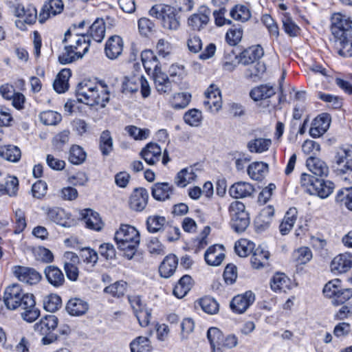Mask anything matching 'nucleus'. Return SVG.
Masks as SVG:
<instances>
[{"label": "nucleus", "mask_w": 352, "mask_h": 352, "mask_svg": "<svg viewBox=\"0 0 352 352\" xmlns=\"http://www.w3.org/2000/svg\"><path fill=\"white\" fill-rule=\"evenodd\" d=\"M141 59L144 69L146 71L154 69L155 73L160 71L157 56L151 50H145L141 54Z\"/></svg>", "instance_id": "34"}, {"label": "nucleus", "mask_w": 352, "mask_h": 352, "mask_svg": "<svg viewBox=\"0 0 352 352\" xmlns=\"http://www.w3.org/2000/svg\"><path fill=\"white\" fill-rule=\"evenodd\" d=\"M306 166L316 176L326 177L329 173V168L326 163L320 159L310 156L306 161Z\"/></svg>", "instance_id": "20"}, {"label": "nucleus", "mask_w": 352, "mask_h": 352, "mask_svg": "<svg viewBox=\"0 0 352 352\" xmlns=\"http://www.w3.org/2000/svg\"><path fill=\"white\" fill-rule=\"evenodd\" d=\"M76 96L79 102L90 106L98 105L102 108L109 101L107 87L90 80H85L78 84Z\"/></svg>", "instance_id": "2"}, {"label": "nucleus", "mask_w": 352, "mask_h": 352, "mask_svg": "<svg viewBox=\"0 0 352 352\" xmlns=\"http://www.w3.org/2000/svg\"><path fill=\"white\" fill-rule=\"evenodd\" d=\"M250 224L248 213H242L239 216L231 217V225L234 230L238 233L244 232Z\"/></svg>", "instance_id": "40"}, {"label": "nucleus", "mask_w": 352, "mask_h": 352, "mask_svg": "<svg viewBox=\"0 0 352 352\" xmlns=\"http://www.w3.org/2000/svg\"><path fill=\"white\" fill-rule=\"evenodd\" d=\"M87 302L80 298H74L68 301L66 309L71 316H78L85 314L88 310Z\"/></svg>", "instance_id": "28"}, {"label": "nucleus", "mask_w": 352, "mask_h": 352, "mask_svg": "<svg viewBox=\"0 0 352 352\" xmlns=\"http://www.w3.org/2000/svg\"><path fill=\"white\" fill-rule=\"evenodd\" d=\"M292 257L297 265H305L311 260L313 254L309 248L302 246L293 252Z\"/></svg>", "instance_id": "36"}, {"label": "nucleus", "mask_w": 352, "mask_h": 352, "mask_svg": "<svg viewBox=\"0 0 352 352\" xmlns=\"http://www.w3.org/2000/svg\"><path fill=\"white\" fill-rule=\"evenodd\" d=\"M0 157L10 162H17L21 159V152L16 146L5 145L0 147Z\"/></svg>", "instance_id": "31"}, {"label": "nucleus", "mask_w": 352, "mask_h": 352, "mask_svg": "<svg viewBox=\"0 0 352 352\" xmlns=\"http://www.w3.org/2000/svg\"><path fill=\"white\" fill-rule=\"evenodd\" d=\"M40 120L45 125H56L61 120V115L54 111H43L40 114Z\"/></svg>", "instance_id": "59"}, {"label": "nucleus", "mask_w": 352, "mask_h": 352, "mask_svg": "<svg viewBox=\"0 0 352 352\" xmlns=\"http://www.w3.org/2000/svg\"><path fill=\"white\" fill-rule=\"evenodd\" d=\"M154 83L157 91L161 94H169L172 91V82L168 76L161 71L154 74Z\"/></svg>", "instance_id": "26"}, {"label": "nucleus", "mask_w": 352, "mask_h": 352, "mask_svg": "<svg viewBox=\"0 0 352 352\" xmlns=\"http://www.w3.org/2000/svg\"><path fill=\"white\" fill-rule=\"evenodd\" d=\"M172 51V46L170 43L164 38L160 39L156 45V52L160 57L166 58L170 54Z\"/></svg>", "instance_id": "64"}, {"label": "nucleus", "mask_w": 352, "mask_h": 352, "mask_svg": "<svg viewBox=\"0 0 352 352\" xmlns=\"http://www.w3.org/2000/svg\"><path fill=\"white\" fill-rule=\"evenodd\" d=\"M63 8L62 0H49L45 3L38 14L39 22L43 23L51 16L60 14L63 10Z\"/></svg>", "instance_id": "11"}, {"label": "nucleus", "mask_w": 352, "mask_h": 352, "mask_svg": "<svg viewBox=\"0 0 352 352\" xmlns=\"http://www.w3.org/2000/svg\"><path fill=\"white\" fill-rule=\"evenodd\" d=\"M3 301L8 309L15 310L21 308L23 310L21 314L22 318L28 322H34L40 315L39 309L35 306L34 296L25 293L21 286L17 283L6 287Z\"/></svg>", "instance_id": "1"}, {"label": "nucleus", "mask_w": 352, "mask_h": 352, "mask_svg": "<svg viewBox=\"0 0 352 352\" xmlns=\"http://www.w3.org/2000/svg\"><path fill=\"white\" fill-rule=\"evenodd\" d=\"M230 16L241 22L248 21L251 17L250 9L243 5H236L230 12Z\"/></svg>", "instance_id": "46"}, {"label": "nucleus", "mask_w": 352, "mask_h": 352, "mask_svg": "<svg viewBox=\"0 0 352 352\" xmlns=\"http://www.w3.org/2000/svg\"><path fill=\"white\" fill-rule=\"evenodd\" d=\"M202 310L208 314H215L219 311V304L216 300L210 297L202 298L199 301Z\"/></svg>", "instance_id": "55"}, {"label": "nucleus", "mask_w": 352, "mask_h": 352, "mask_svg": "<svg viewBox=\"0 0 352 352\" xmlns=\"http://www.w3.org/2000/svg\"><path fill=\"white\" fill-rule=\"evenodd\" d=\"M340 283L339 279H334L327 283L323 288L324 294L328 298L334 299L340 288Z\"/></svg>", "instance_id": "63"}, {"label": "nucleus", "mask_w": 352, "mask_h": 352, "mask_svg": "<svg viewBox=\"0 0 352 352\" xmlns=\"http://www.w3.org/2000/svg\"><path fill=\"white\" fill-rule=\"evenodd\" d=\"M276 94L274 87L269 84L261 85L252 89L250 93V97L254 101L265 100Z\"/></svg>", "instance_id": "27"}, {"label": "nucleus", "mask_w": 352, "mask_h": 352, "mask_svg": "<svg viewBox=\"0 0 352 352\" xmlns=\"http://www.w3.org/2000/svg\"><path fill=\"white\" fill-rule=\"evenodd\" d=\"M191 98V95L188 93H177L173 95L170 98L169 102L175 109H182L186 108Z\"/></svg>", "instance_id": "39"}, {"label": "nucleus", "mask_w": 352, "mask_h": 352, "mask_svg": "<svg viewBox=\"0 0 352 352\" xmlns=\"http://www.w3.org/2000/svg\"><path fill=\"white\" fill-rule=\"evenodd\" d=\"M271 144L270 139L258 138L249 141L247 147L251 153H261L267 151Z\"/></svg>", "instance_id": "33"}, {"label": "nucleus", "mask_w": 352, "mask_h": 352, "mask_svg": "<svg viewBox=\"0 0 352 352\" xmlns=\"http://www.w3.org/2000/svg\"><path fill=\"white\" fill-rule=\"evenodd\" d=\"M81 216L88 228L96 231L102 229L103 223L98 212L91 209H85L82 211Z\"/></svg>", "instance_id": "21"}, {"label": "nucleus", "mask_w": 352, "mask_h": 352, "mask_svg": "<svg viewBox=\"0 0 352 352\" xmlns=\"http://www.w3.org/2000/svg\"><path fill=\"white\" fill-rule=\"evenodd\" d=\"M89 36L76 34L75 43L71 45L76 51L79 58H82L87 53L90 46Z\"/></svg>", "instance_id": "29"}, {"label": "nucleus", "mask_w": 352, "mask_h": 352, "mask_svg": "<svg viewBox=\"0 0 352 352\" xmlns=\"http://www.w3.org/2000/svg\"><path fill=\"white\" fill-rule=\"evenodd\" d=\"M166 220L165 217L158 215L150 216L146 220L147 229L149 232L155 233L162 230Z\"/></svg>", "instance_id": "51"}, {"label": "nucleus", "mask_w": 352, "mask_h": 352, "mask_svg": "<svg viewBox=\"0 0 352 352\" xmlns=\"http://www.w3.org/2000/svg\"><path fill=\"white\" fill-rule=\"evenodd\" d=\"M336 201L344 204L349 210H352V187H346L340 190L336 195Z\"/></svg>", "instance_id": "56"}, {"label": "nucleus", "mask_w": 352, "mask_h": 352, "mask_svg": "<svg viewBox=\"0 0 352 352\" xmlns=\"http://www.w3.org/2000/svg\"><path fill=\"white\" fill-rule=\"evenodd\" d=\"M100 148L103 155H108L113 150V139L109 131H104L100 138Z\"/></svg>", "instance_id": "54"}, {"label": "nucleus", "mask_w": 352, "mask_h": 352, "mask_svg": "<svg viewBox=\"0 0 352 352\" xmlns=\"http://www.w3.org/2000/svg\"><path fill=\"white\" fill-rule=\"evenodd\" d=\"M148 193L144 188H135L129 199L130 208L135 211H142L147 205Z\"/></svg>", "instance_id": "12"}, {"label": "nucleus", "mask_w": 352, "mask_h": 352, "mask_svg": "<svg viewBox=\"0 0 352 352\" xmlns=\"http://www.w3.org/2000/svg\"><path fill=\"white\" fill-rule=\"evenodd\" d=\"M352 162V145H346L340 148L336 156V163L338 166Z\"/></svg>", "instance_id": "57"}, {"label": "nucleus", "mask_w": 352, "mask_h": 352, "mask_svg": "<svg viewBox=\"0 0 352 352\" xmlns=\"http://www.w3.org/2000/svg\"><path fill=\"white\" fill-rule=\"evenodd\" d=\"M197 177V175L192 167H188L181 170L175 178V184L179 187H185L188 184L193 182Z\"/></svg>", "instance_id": "32"}, {"label": "nucleus", "mask_w": 352, "mask_h": 352, "mask_svg": "<svg viewBox=\"0 0 352 352\" xmlns=\"http://www.w3.org/2000/svg\"><path fill=\"white\" fill-rule=\"evenodd\" d=\"M201 112L196 109L188 111L184 116L185 122L192 126H198L201 122Z\"/></svg>", "instance_id": "60"}, {"label": "nucleus", "mask_w": 352, "mask_h": 352, "mask_svg": "<svg viewBox=\"0 0 352 352\" xmlns=\"http://www.w3.org/2000/svg\"><path fill=\"white\" fill-rule=\"evenodd\" d=\"M105 34V25L103 19H97L89 28V35L96 42H101Z\"/></svg>", "instance_id": "38"}, {"label": "nucleus", "mask_w": 352, "mask_h": 352, "mask_svg": "<svg viewBox=\"0 0 352 352\" xmlns=\"http://www.w3.org/2000/svg\"><path fill=\"white\" fill-rule=\"evenodd\" d=\"M336 173L341 182L345 184L352 183V162H346L344 164L338 166Z\"/></svg>", "instance_id": "47"}, {"label": "nucleus", "mask_w": 352, "mask_h": 352, "mask_svg": "<svg viewBox=\"0 0 352 352\" xmlns=\"http://www.w3.org/2000/svg\"><path fill=\"white\" fill-rule=\"evenodd\" d=\"M331 31L335 39V45L340 55H349V42H352V21L341 13L331 16Z\"/></svg>", "instance_id": "3"}, {"label": "nucleus", "mask_w": 352, "mask_h": 352, "mask_svg": "<svg viewBox=\"0 0 352 352\" xmlns=\"http://www.w3.org/2000/svg\"><path fill=\"white\" fill-rule=\"evenodd\" d=\"M71 76V71L69 69H62L57 75L53 87L54 89L58 94L65 92L69 87L68 80Z\"/></svg>", "instance_id": "30"}, {"label": "nucleus", "mask_w": 352, "mask_h": 352, "mask_svg": "<svg viewBox=\"0 0 352 352\" xmlns=\"http://www.w3.org/2000/svg\"><path fill=\"white\" fill-rule=\"evenodd\" d=\"M61 305V299L56 294H50L43 300V306L46 311L54 312L58 310Z\"/></svg>", "instance_id": "61"}, {"label": "nucleus", "mask_w": 352, "mask_h": 352, "mask_svg": "<svg viewBox=\"0 0 352 352\" xmlns=\"http://www.w3.org/2000/svg\"><path fill=\"white\" fill-rule=\"evenodd\" d=\"M191 277L188 275L183 276L173 289V294L178 298L186 295L190 289Z\"/></svg>", "instance_id": "37"}, {"label": "nucleus", "mask_w": 352, "mask_h": 352, "mask_svg": "<svg viewBox=\"0 0 352 352\" xmlns=\"http://www.w3.org/2000/svg\"><path fill=\"white\" fill-rule=\"evenodd\" d=\"M126 283L123 280L117 281L104 289V292L111 294L113 297L120 298L124 296L126 289Z\"/></svg>", "instance_id": "53"}, {"label": "nucleus", "mask_w": 352, "mask_h": 352, "mask_svg": "<svg viewBox=\"0 0 352 352\" xmlns=\"http://www.w3.org/2000/svg\"><path fill=\"white\" fill-rule=\"evenodd\" d=\"M271 288L275 292H285L289 288V279L284 274H276L271 280Z\"/></svg>", "instance_id": "42"}, {"label": "nucleus", "mask_w": 352, "mask_h": 352, "mask_svg": "<svg viewBox=\"0 0 352 352\" xmlns=\"http://www.w3.org/2000/svg\"><path fill=\"white\" fill-rule=\"evenodd\" d=\"M123 50V41L119 36H112L105 45V54L109 59H116L121 54Z\"/></svg>", "instance_id": "17"}, {"label": "nucleus", "mask_w": 352, "mask_h": 352, "mask_svg": "<svg viewBox=\"0 0 352 352\" xmlns=\"http://www.w3.org/2000/svg\"><path fill=\"white\" fill-rule=\"evenodd\" d=\"M129 135L135 140H142L146 139L150 134V131L147 129H140L135 126H129L125 128Z\"/></svg>", "instance_id": "62"}, {"label": "nucleus", "mask_w": 352, "mask_h": 352, "mask_svg": "<svg viewBox=\"0 0 352 352\" xmlns=\"http://www.w3.org/2000/svg\"><path fill=\"white\" fill-rule=\"evenodd\" d=\"M173 187L167 182H158L153 185L151 194L153 198L157 201H164L170 198L173 194Z\"/></svg>", "instance_id": "18"}, {"label": "nucleus", "mask_w": 352, "mask_h": 352, "mask_svg": "<svg viewBox=\"0 0 352 352\" xmlns=\"http://www.w3.org/2000/svg\"><path fill=\"white\" fill-rule=\"evenodd\" d=\"M19 181L15 177H9L4 184H0V195L7 194L9 196H15L18 191Z\"/></svg>", "instance_id": "50"}, {"label": "nucleus", "mask_w": 352, "mask_h": 352, "mask_svg": "<svg viewBox=\"0 0 352 352\" xmlns=\"http://www.w3.org/2000/svg\"><path fill=\"white\" fill-rule=\"evenodd\" d=\"M151 16L161 19L162 26L170 30H176L179 28V16L178 11L173 7L165 4H157L149 10Z\"/></svg>", "instance_id": "5"}, {"label": "nucleus", "mask_w": 352, "mask_h": 352, "mask_svg": "<svg viewBox=\"0 0 352 352\" xmlns=\"http://www.w3.org/2000/svg\"><path fill=\"white\" fill-rule=\"evenodd\" d=\"M80 59L76 51L71 45H65L61 54L58 56V61L62 65L72 63Z\"/></svg>", "instance_id": "52"}, {"label": "nucleus", "mask_w": 352, "mask_h": 352, "mask_svg": "<svg viewBox=\"0 0 352 352\" xmlns=\"http://www.w3.org/2000/svg\"><path fill=\"white\" fill-rule=\"evenodd\" d=\"M13 272L20 281L29 285L38 283L42 277L36 270L28 267L15 266Z\"/></svg>", "instance_id": "8"}, {"label": "nucleus", "mask_w": 352, "mask_h": 352, "mask_svg": "<svg viewBox=\"0 0 352 352\" xmlns=\"http://www.w3.org/2000/svg\"><path fill=\"white\" fill-rule=\"evenodd\" d=\"M254 192V186L245 182H238L232 184L229 189V194L235 199L250 197Z\"/></svg>", "instance_id": "16"}, {"label": "nucleus", "mask_w": 352, "mask_h": 352, "mask_svg": "<svg viewBox=\"0 0 352 352\" xmlns=\"http://www.w3.org/2000/svg\"><path fill=\"white\" fill-rule=\"evenodd\" d=\"M254 294L251 291H248L243 294L234 296L230 306L234 312L243 314L254 302Z\"/></svg>", "instance_id": "7"}, {"label": "nucleus", "mask_w": 352, "mask_h": 352, "mask_svg": "<svg viewBox=\"0 0 352 352\" xmlns=\"http://www.w3.org/2000/svg\"><path fill=\"white\" fill-rule=\"evenodd\" d=\"M204 105L212 112H217L221 108L222 100L220 90L217 87L211 85L206 90Z\"/></svg>", "instance_id": "10"}, {"label": "nucleus", "mask_w": 352, "mask_h": 352, "mask_svg": "<svg viewBox=\"0 0 352 352\" xmlns=\"http://www.w3.org/2000/svg\"><path fill=\"white\" fill-rule=\"evenodd\" d=\"M87 158V153L83 148L78 145H73L69 149L68 160L69 162L75 165L82 164Z\"/></svg>", "instance_id": "41"}, {"label": "nucleus", "mask_w": 352, "mask_h": 352, "mask_svg": "<svg viewBox=\"0 0 352 352\" xmlns=\"http://www.w3.org/2000/svg\"><path fill=\"white\" fill-rule=\"evenodd\" d=\"M243 37V30L241 27L228 30L226 34V42L231 46L236 45Z\"/></svg>", "instance_id": "58"}, {"label": "nucleus", "mask_w": 352, "mask_h": 352, "mask_svg": "<svg viewBox=\"0 0 352 352\" xmlns=\"http://www.w3.org/2000/svg\"><path fill=\"white\" fill-rule=\"evenodd\" d=\"M45 276L50 284L55 287H60L65 282L62 271L54 265H49L44 270Z\"/></svg>", "instance_id": "22"}, {"label": "nucleus", "mask_w": 352, "mask_h": 352, "mask_svg": "<svg viewBox=\"0 0 352 352\" xmlns=\"http://www.w3.org/2000/svg\"><path fill=\"white\" fill-rule=\"evenodd\" d=\"M207 337L211 345V348L215 351L221 348V344L223 341V335L222 332L216 327H211L208 330Z\"/></svg>", "instance_id": "43"}, {"label": "nucleus", "mask_w": 352, "mask_h": 352, "mask_svg": "<svg viewBox=\"0 0 352 352\" xmlns=\"http://www.w3.org/2000/svg\"><path fill=\"white\" fill-rule=\"evenodd\" d=\"M210 10L203 8L197 13L192 14L188 19V25L193 30L199 31L204 28L209 21Z\"/></svg>", "instance_id": "15"}, {"label": "nucleus", "mask_w": 352, "mask_h": 352, "mask_svg": "<svg viewBox=\"0 0 352 352\" xmlns=\"http://www.w3.org/2000/svg\"><path fill=\"white\" fill-rule=\"evenodd\" d=\"M14 233L18 234L21 233L27 227L25 212L21 208H16L14 210Z\"/></svg>", "instance_id": "49"}, {"label": "nucleus", "mask_w": 352, "mask_h": 352, "mask_svg": "<svg viewBox=\"0 0 352 352\" xmlns=\"http://www.w3.org/2000/svg\"><path fill=\"white\" fill-rule=\"evenodd\" d=\"M270 252L261 246L254 249L251 256V264L254 269L263 268L269 264Z\"/></svg>", "instance_id": "23"}, {"label": "nucleus", "mask_w": 352, "mask_h": 352, "mask_svg": "<svg viewBox=\"0 0 352 352\" xmlns=\"http://www.w3.org/2000/svg\"><path fill=\"white\" fill-rule=\"evenodd\" d=\"M43 211L45 212L47 219L51 220L52 221L64 226L65 221V211L64 210L58 208V207H45L43 208Z\"/></svg>", "instance_id": "44"}, {"label": "nucleus", "mask_w": 352, "mask_h": 352, "mask_svg": "<svg viewBox=\"0 0 352 352\" xmlns=\"http://www.w3.org/2000/svg\"><path fill=\"white\" fill-rule=\"evenodd\" d=\"M268 166L262 162H254L249 165L248 173L254 180H261L267 172Z\"/></svg>", "instance_id": "35"}, {"label": "nucleus", "mask_w": 352, "mask_h": 352, "mask_svg": "<svg viewBox=\"0 0 352 352\" xmlns=\"http://www.w3.org/2000/svg\"><path fill=\"white\" fill-rule=\"evenodd\" d=\"M57 324L58 318L54 315H47L34 324V330L41 334H47L55 329Z\"/></svg>", "instance_id": "25"}, {"label": "nucleus", "mask_w": 352, "mask_h": 352, "mask_svg": "<svg viewBox=\"0 0 352 352\" xmlns=\"http://www.w3.org/2000/svg\"><path fill=\"white\" fill-rule=\"evenodd\" d=\"M204 258L209 265H220L225 258L223 245L217 244L209 247L205 252Z\"/></svg>", "instance_id": "14"}, {"label": "nucleus", "mask_w": 352, "mask_h": 352, "mask_svg": "<svg viewBox=\"0 0 352 352\" xmlns=\"http://www.w3.org/2000/svg\"><path fill=\"white\" fill-rule=\"evenodd\" d=\"M314 182L312 187L309 189V194L316 195L322 199H324L332 193L334 184L331 181L317 178Z\"/></svg>", "instance_id": "13"}, {"label": "nucleus", "mask_w": 352, "mask_h": 352, "mask_svg": "<svg viewBox=\"0 0 352 352\" xmlns=\"http://www.w3.org/2000/svg\"><path fill=\"white\" fill-rule=\"evenodd\" d=\"M131 352H150L151 346L150 340L144 336H139L130 344Z\"/></svg>", "instance_id": "48"}, {"label": "nucleus", "mask_w": 352, "mask_h": 352, "mask_svg": "<svg viewBox=\"0 0 352 352\" xmlns=\"http://www.w3.org/2000/svg\"><path fill=\"white\" fill-rule=\"evenodd\" d=\"M178 265V259L174 254L166 256L162 262L159 272L160 275L164 278L170 277L175 272Z\"/></svg>", "instance_id": "24"}, {"label": "nucleus", "mask_w": 352, "mask_h": 352, "mask_svg": "<svg viewBox=\"0 0 352 352\" xmlns=\"http://www.w3.org/2000/svg\"><path fill=\"white\" fill-rule=\"evenodd\" d=\"M264 54L263 49L260 45H253L243 50L239 56H235L237 63L243 65L254 63Z\"/></svg>", "instance_id": "9"}, {"label": "nucleus", "mask_w": 352, "mask_h": 352, "mask_svg": "<svg viewBox=\"0 0 352 352\" xmlns=\"http://www.w3.org/2000/svg\"><path fill=\"white\" fill-rule=\"evenodd\" d=\"M114 239L118 248L124 252L125 257L132 259L140 241L138 230L128 224L121 225L116 232Z\"/></svg>", "instance_id": "4"}, {"label": "nucleus", "mask_w": 352, "mask_h": 352, "mask_svg": "<svg viewBox=\"0 0 352 352\" xmlns=\"http://www.w3.org/2000/svg\"><path fill=\"white\" fill-rule=\"evenodd\" d=\"M161 148L154 143L148 144L140 152L141 157L149 165H153L160 159Z\"/></svg>", "instance_id": "19"}, {"label": "nucleus", "mask_w": 352, "mask_h": 352, "mask_svg": "<svg viewBox=\"0 0 352 352\" xmlns=\"http://www.w3.org/2000/svg\"><path fill=\"white\" fill-rule=\"evenodd\" d=\"M255 244L246 239H241L236 242L234 250L236 253L241 257H246L254 250Z\"/></svg>", "instance_id": "45"}, {"label": "nucleus", "mask_w": 352, "mask_h": 352, "mask_svg": "<svg viewBox=\"0 0 352 352\" xmlns=\"http://www.w3.org/2000/svg\"><path fill=\"white\" fill-rule=\"evenodd\" d=\"M352 267V254L345 252L335 256L330 263V270L335 275L346 273Z\"/></svg>", "instance_id": "6"}]
</instances>
